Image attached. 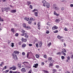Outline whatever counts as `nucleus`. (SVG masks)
<instances>
[{
	"mask_svg": "<svg viewBox=\"0 0 73 73\" xmlns=\"http://www.w3.org/2000/svg\"><path fill=\"white\" fill-rule=\"evenodd\" d=\"M19 54V52L17 51V50L14 51L13 53L12 54L13 56H15L16 54Z\"/></svg>",
	"mask_w": 73,
	"mask_h": 73,
	"instance_id": "nucleus-1",
	"label": "nucleus"
},
{
	"mask_svg": "<svg viewBox=\"0 0 73 73\" xmlns=\"http://www.w3.org/2000/svg\"><path fill=\"white\" fill-rule=\"evenodd\" d=\"M3 9L4 10V11H5L6 12H8V11H9L8 10H9V9H10L9 7H5L3 8Z\"/></svg>",
	"mask_w": 73,
	"mask_h": 73,
	"instance_id": "nucleus-2",
	"label": "nucleus"
},
{
	"mask_svg": "<svg viewBox=\"0 0 73 73\" xmlns=\"http://www.w3.org/2000/svg\"><path fill=\"white\" fill-rule=\"evenodd\" d=\"M42 3H43L42 5L44 7H45L46 4L47 2H46V1H45V0L42 1Z\"/></svg>",
	"mask_w": 73,
	"mask_h": 73,
	"instance_id": "nucleus-3",
	"label": "nucleus"
},
{
	"mask_svg": "<svg viewBox=\"0 0 73 73\" xmlns=\"http://www.w3.org/2000/svg\"><path fill=\"white\" fill-rule=\"evenodd\" d=\"M13 59H14V60H17V56L16 55H13Z\"/></svg>",
	"mask_w": 73,
	"mask_h": 73,
	"instance_id": "nucleus-4",
	"label": "nucleus"
},
{
	"mask_svg": "<svg viewBox=\"0 0 73 73\" xmlns=\"http://www.w3.org/2000/svg\"><path fill=\"white\" fill-rule=\"evenodd\" d=\"M46 6L47 8H49V7H50V4L47 2L45 5V7Z\"/></svg>",
	"mask_w": 73,
	"mask_h": 73,
	"instance_id": "nucleus-5",
	"label": "nucleus"
},
{
	"mask_svg": "<svg viewBox=\"0 0 73 73\" xmlns=\"http://www.w3.org/2000/svg\"><path fill=\"white\" fill-rule=\"evenodd\" d=\"M21 41H23V42H27V39H24V38H22L21 39Z\"/></svg>",
	"mask_w": 73,
	"mask_h": 73,
	"instance_id": "nucleus-6",
	"label": "nucleus"
},
{
	"mask_svg": "<svg viewBox=\"0 0 73 73\" xmlns=\"http://www.w3.org/2000/svg\"><path fill=\"white\" fill-rule=\"evenodd\" d=\"M21 71L23 73H24V72H25L26 71V70H25V68H23L21 70Z\"/></svg>",
	"mask_w": 73,
	"mask_h": 73,
	"instance_id": "nucleus-7",
	"label": "nucleus"
},
{
	"mask_svg": "<svg viewBox=\"0 0 73 73\" xmlns=\"http://www.w3.org/2000/svg\"><path fill=\"white\" fill-rule=\"evenodd\" d=\"M54 14L55 15H56V16H59V15H60V14H57V13H56V11H54Z\"/></svg>",
	"mask_w": 73,
	"mask_h": 73,
	"instance_id": "nucleus-8",
	"label": "nucleus"
},
{
	"mask_svg": "<svg viewBox=\"0 0 73 73\" xmlns=\"http://www.w3.org/2000/svg\"><path fill=\"white\" fill-rule=\"evenodd\" d=\"M53 8L56 11H58V10H59V8L57 7H53Z\"/></svg>",
	"mask_w": 73,
	"mask_h": 73,
	"instance_id": "nucleus-9",
	"label": "nucleus"
},
{
	"mask_svg": "<svg viewBox=\"0 0 73 73\" xmlns=\"http://www.w3.org/2000/svg\"><path fill=\"white\" fill-rule=\"evenodd\" d=\"M37 66H38V64L36 63L35 64V66H33V67L35 68H37Z\"/></svg>",
	"mask_w": 73,
	"mask_h": 73,
	"instance_id": "nucleus-10",
	"label": "nucleus"
},
{
	"mask_svg": "<svg viewBox=\"0 0 73 73\" xmlns=\"http://www.w3.org/2000/svg\"><path fill=\"white\" fill-rule=\"evenodd\" d=\"M42 72H43L44 73H49V72L48 71H46L45 70H42Z\"/></svg>",
	"mask_w": 73,
	"mask_h": 73,
	"instance_id": "nucleus-11",
	"label": "nucleus"
},
{
	"mask_svg": "<svg viewBox=\"0 0 73 73\" xmlns=\"http://www.w3.org/2000/svg\"><path fill=\"white\" fill-rule=\"evenodd\" d=\"M39 44L40 46V47H41L42 45V42L40 41L39 42Z\"/></svg>",
	"mask_w": 73,
	"mask_h": 73,
	"instance_id": "nucleus-12",
	"label": "nucleus"
},
{
	"mask_svg": "<svg viewBox=\"0 0 73 73\" xmlns=\"http://www.w3.org/2000/svg\"><path fill=\"white\" fill-rule=\"evenodd\" d=\"M26 46H27V45L25 44H23L22 45V48H25V47H26Z\"/></svg>",
	"mask_w": 73,
	"mask_h": 73,
	"instance_id": "nucleus-13",
	"label": "nucleus"
},
{
	"mask_svg": "<svg viewBox=\"0 0 73 73\" xmlns=\"http://www.w3.org/2000/svg\"><path fill=\"white\" fill-rule=\"evenodd\" d=\"M24 19L25 20H26V21H29V18H27V17H25Z\"/></svg>",
	"mask_w": 73,
	"mask_h": 73,
	"instance_id": "nucleus-14",
	"label": "nucleus"
},
{
	"mask_svg": "<svg viewBox=\"0 0 73 73\" xmlns=\"http://www.w3.org/2000/svg\"><path fill=\"white\" fill-rule=\"evenodd\" d=\"M11 13H15L16 12V10H13L11 11Z\"/></svg>",
	"mask_w": 73,
	"mask_h": 73,
	"instance_id": "nucleus-15",
	"label": "nucleus"
},
{
	"mask_svg": "<svg viewBox=\"0 0 73 73\" xmlns=\"http://www.w3.org/2000/svg\"><path fill=\"white\" fill-rule=\"evenodd\" d=\"M34 13L35 14V16H36V17H38V13L37 12H34Z\"/></svg>",
	"mask_w": 73,
	"mask_h": 73,
	"instance_id": "nucleus-16",
	"label": "nucleus"
},
{
	"mask_svg": "<svg viewBox=\"0 0 73 73\" xmlns=\"http://www.w3.org/2000/svg\"><path fill=\"white\" fill-rule=\"evenodd\" d=\"M30 20L31 21H35V19H34L33 18L31 17L30 19Z\"/></svg>",
	"mask_w": 73,
	"mask_h": 73,
	"instance_id": "nucleus-17",
	"label": "nucleus"
},
{
	"mask_svg": "<svg viewBox=\"0 0 73 73\" xmlns=\"http://www.w3.org/2000/svg\"><path fill=\"white\" fill-rule=\"evenodd\" d=\"M27 3L28 5H29L31 4V2L27 1Z\"/></svg>",
	"mask_w": 73,
	"mask_h": 73,
	"instance_id": "nucleus-18",
	"label": "nucleus"
},
{
	"mask_svg": "<svg viewBox=\"0 0 73 73\" xmlns=\"http://www.w3.org/2000/svg\"><path fill=\"white\" fill-rule=\"evenodd\" d=\"M24 37H27V38H28V35H27V33H25V34Z\"/></svg>",
	"mask_w": 73,
	"mask_h": 73,
	"instance_id": "nucleus-19",
	"label": "nucleus"
},
{
	"mask_svg": "<svg viewBox=\"0 0 73 73\" xmlns=\"http://www.w3.org/2000/svg\"><path fill=\"white\" fill-rule=\"evenodd\" d=\"M56 22V23H58L60 22V20L59 19H56L55 20Z\"/></svg>",
	"mask_w": 73,
	"mask_h": 73,
	"instance_id": "nucleus-20",
	"label": "nucleus"
},
{
	"mask_svg": "<svg viewBox=\"0 0 73 73\" xmlns=\"http://www.w3.org/2000/svg\"><path fill=\"white\" fill-rule=\"evenodd\" d=\"M61 53H62V54H63V55H64V56H66V54L64 52V51H62Z\"/></svg>",
	"mask_w": 73,
	"mask_h": 73,
	"instance_id": "nucleus-21",
	"label": "nucleus"
},
{
	"mask_svg": "<svg viewBox=\"0 0 73 73\" xmlns=\"http://www.w3.org/2000/svg\"><path fill=\"white\" fill-rule=\"evenodd\" d=\"M23 27H24V28H26L27 27H26V25L25 24V23H24L23 24Z\"/></svg>",
	"mask_w": 73,
	"mask_h": 73,
	"instance_id": "nucleus-22",
	"label": "nucleus"
},
{
	"mask_svg": "<svg viewBox=\"0 0 73 73\" xmlns=\"http://www.w3.org/2000/svg\"><path fill=\"white\" fill-rule=\"evenodd\" d=\"M62 50H63L64 52H65V53H66V50H65V49L64 48H63V49Z\"/></svg>",
	"mask_w": 73,
	"mask_h": 73,
	"instance_id": "nucleus-23",
	"label": "nucleus"
},
{
	"mask_svg": "<svg viewBox=\"0 0 73 73\" xmlns=\"http://www.w3.org/2000/svg\"><path fill=\"white\" fill-rule=\"evenodd\" d=\"M47 25H48V26H50V22H48L47 23Z\"/></svg>",
	"mask_w": 73,
	"mask_h": 73,
	"instance_id": "nucleus-24",
	"label": "nucleus"
},
{
	"mask_svg": "<svg viewBox=\"0 0 73 73\" xmlns=\"http://www.w3.org/2000/svg\"><path fill=\"white\" fill-rule=\"evenodd\" d=\"M19 66L18 68L19 69H20L21 68V64H19Z\"/></svg>",
	"mask_w": 73,
	"mask_h": 73,
	"instance_id": "nucleus-25",
	"label": "nucleus"
},
{
	"mask_svg": "<svg viewBox=\"0 0 73 73\" xmlns=\"http://www.w3.org/2000/svg\"><path fill=\"white\" fill-rule=\"evenodd\" d=\"M11 31L12 32H13V33H15V31H14V29L13 28H12L11 29Z\"/></svg>",
	"mask_w": 73,
	"mask_h": 73,
	"instance_id": "nucleus-26",
	"label": "nucleus"
},
{
	"mask_svg": "<svg viewBox=\"0 0 73 73\" xmlns=\"http://www.w3.org/2000/svg\"><path fill=\"white\" fill-rule=\"evenodd\" d=\"M38 11V10H37L36 9H34V10L32 11V12H36V11Z\"/></svg>",
	"mask_w": 73,
	"mask_h": 73,
	"instance_id": "nucleus-27",
	"label": "nucleus"
},
{
	"mask_svg": "<svg viewBox=\"0 0 73 73\" xmlns=\"http://www.w3.org/2000/svg\"><path fill=\"white\" fill-rule=\"evenodd\" d=\"M16 69V66L13 67L12 70H15Z\"/></svg>",
	"mask_w": 73,
	"mask_h": 73,
	"instance_id": "nucleus-28",
	"label": "nucleus"
},
{
	"mask_svg": "<svg viewBox=\"0 0 73 73\" xmlns=\"http://www.w3.org/2000/svg\"><path fill=\"white\" fill-rule=\"evenodd\" d=\"M49 33H50V32H49V30H46V34H49Z\"/></svg>",
	"mask_w": 73,
	"mask_h": 73,
	"instance_id": "nucleus-29",
	"label": "nucleus"
},
{
	"mask_svg": "<svg viewBox=\"0 0 73 73\" xmlns=\"http://www.w3.org/2000/svg\"><path fill=\"white\" fill-rule=\"evenodd\" d=\"M51 43L50 42V43H49V44H47V46H48V47H50V45H51Z\"/></svg>",
	"mask_w": 73,
	"mask_h": 73,
	"instance_id": "nucleus-30",
	"label": "nucleus"
},
{
	"mask_svg": "<svg viewBox=\"0 0 73 73\" xmlns=\"http://www.w3.org/2000/svg\"><path fill=\"white\" fill-rule=\"evenodd\" d=\"M13 73H20V72L19 71H15V72H13Z\"/></svg>",
	"mask_w": 73,
	"mask_h": 73,
	"instance_id": "nucleus-31",
	"label": "nucleus"
},
{
	"mask_svg": "<svg viewBox=\"0 0 73 73\" xmlns=\"http://www.w3.org/2000/svg\"><path fill=\"white\" fill-rule=\"evenodd\" d=\"M53 72H56L57 70L55 69H53L52 70Z\"/></svg>",
	"mask_w": 73,
	"mask_h": 73,
	"instance_id": "nucleus-32",
	"label": "nucleus"
},
{
	"mask_svg": "<svg viewBox=\"0 0 73 73\" xmlns=\"http://www.w3.org/2000/svg\"><path fill=\"white\" fill-rule=\"evenodd\" d=\"M54 28H55V29H57L58 28V27H57V26H56V25L54 26Z\"/></svg>",
	"mask_w": 73,
	"mask_h": 73,
	"instance_id": "nucleus-33",
	"label": "nucleus"
},
{
	"mask_svg": "<svg viewBox=\"0 0 73 73\" xmlns=\"http://www.w3.org/2000/svg\"><path fill=\"white\" fill-rule=\"evenodd\" d=\"M60 42H64V39H60Z\"/></svg>",
	"mask_w": 73,
	"mask_h": 73,
	"instance_id": "nucleus-34",
	"label": "nucleus"
},
{
	"mask_svg": "<svg viewBox=\"0 0 73 73\" xmlns=\"http://www.w3.org/2000/svg\"><path fill=\"white\" fill-rule=\"evenodd\" d=\"M29 53H30V52H28L27 54V58H28V57H29Z\"/></svg>",
	"mask_w": 73,
	"mask_h": 73,
	"instance_id": "nucleus-35",
	"label": "nucleus"
},
{
	"mask_svg": "<svg viewBox=\"0 0 73 73\" xmlns=\"http://www.w3.org/2000/svg\"><path fill=\"white\" fill-rule=\"evenodd\" d=\"M36 58H39V55L37 54H36Z\"/></svg>",
	"mask_w": 73,
	"mask_h": 73,
	"instance_id": "nucleus-36",
	"label": "nucleus"
},
{
	"mask_svg": "<svg viewBox=\"0 0 73 73\" xmlns=\"http://www.w3.org/2000/svg\"><path fill=\"white\" fill-rule=\"evenodd\" d=\"M3 19H1V17H0V21H3Z\"/></svg>",
	"mask_w": 73,
	"mask_h": 73,
	"instance_id": "nucleus-37",
	"label": "nucleus"
},
{
	"mask_svg": "<svg viewBox=\"0 0 73 73\" xmlns=\"http://www.w3.org/2000/svg\"><path fill=\"white\" fill-rule=\"evenodd\" d=\"M57 32H58V30H57L54 31V33H57Z\"/></svg>",
	"mask_w": 73,
	"mask_h": 73,
	"instance_id": "nucleus-38",
	"label": "nucleus"
},
{
	"mask_svg": "<svg viewBox=\"0 0 73 73\" xmlns=\"http://www.w3.org/2000/svg\"><path fill=\"white\" fill-rule=\"evenodd\" d=\"M11 46L12 47H13L14 46V43H11Z\"/></svg>",
	"mask_w": 73,
	"mask_h": 73,
	"instance_id": "nucleus-39",
	"label": "nucleus"
},
{
	"mask_svg": "<svg viewBox=\"0 0 73 73\" xmlns=\"http://www.w3.org/2000/svg\"><path fill=\"white\" fill-rule=\"evenodd\" d=\"M19 36V34L18 33H17L15 34V36L16 37H18V36Z\"/></svg>",
	"mask_w": 73,
	"mask_h": 73,
	"instance_id": "nucleus-40",
	"label": "nucleus"
},
{
	"mask_svg": "<svg viewBox=\"0 0 73 73\" xmlns=\"http://www.w3.org/2000/svg\"><path fill=\"white\" fill-rule=\"evenodd\" d=\"M32 23V21H31V20H30V21H29L28 22V23H29V24H31Z\"/></svg>",
	"mask_w": 73,
	"mask_h": 73,
	"instance_id": "nucleus-41",
	"label": "nucleus"
},
{
	"mask_svg": "<svg viewBox=\"0 0 73 73\" xmlns=\"http://www.w3.org/2000/svg\"><path fill=\"white\" fill-rule=\"evenodd\" d=\"M18 44L19 45H21V42H18Z\"/></svg>",
	"mask_w": 73,
	"mask_h": 73,
	"instance_id": "nucleus-42",
	"label": "nucleus"
},
{
	"mask_svg": "<svg viewBox=\"0 0 73 73\" xmlns=\"http://www.w3.org/2000/svg\"><path fill=\"white\" fill-rule=\"evenodd\" d=\"M40 23L38 22L37 24V25H38V27H40Z\"/></svg>",
	"mask_w": 73,
	"mask_h": 73,
	"instance_id": "nucleus-43",
	"label": "nucleus"
},
{
	"mask_svg": "<svg viewBox=\"0 0 73 73\" xmlns=\"http://www.w3.org/2000/svg\"><path fill=\"white\" fill-rule=\"evenodd\" d=\"M26 28H28V29H30L31 27L29 26L26 27Z\"/></svg>",
	"mask_w": 73,
	"mask_h": 73,
	"instance_id": "nucleus-44",
	"label": "nucleus"
},
{
	"mask_svg": "<svg viewBox=\"0 0 73 73\" xmlns=\"http://www.w3.org/2000/svg\"><path fill=\"white\" fill-rule=\"evenodd\" d=\"M61 58L63 60L65 58V57L64 56H61Z\"/></svg>",
	"mask_w": 73,
	"mask_h": 73,
	"instance_id": "nucleus-45",
	"label": "nucleus"
},
{
	"mask_svg": "<svg viewBox=\"0 0 73 73\" xmlns=\"http://www.w3.org/2000/svg\"><path fill=\"white\" fill-rule=\"evenodd\" d=\"M3 64H4L3 62H2L1 63V64L0 66H2Z\"/></svg>",
	"mask_w": 73,
	"mask_h": 73,
	"instance_id": "nucleus-46",
	"label": "nucleus"
},
{
	"mask_svg": "<svg viewBox=\"0 0 73 73\" xmlns=\"http://www.w3.org/2000/svg\"><path fill=\"white\" fill-rule=\"evenodd\" d=\"M36 48H38V43H37L36 44Z\"/></svg>",
	"mask_w": 73,
	"mask_h": 73,
	"instance_id": "nucleus-47",
	"label": "nucleus"
},
{
	"mask_svg": "<svg viewBox=\"0 0 73 73\" xmlns=\"http://www.w3.org/2000/svg\"><path fill=\"white\" fill-rule=\"evenodd\" d=\"M22 55H23V56L25 55V53L24 52H23L22 53Z\"/></svg>",
	"mask_w": 73,
	"mask_h": 73,
	"instance_id": "nucleus-48",
	"label": "nucleus"
},
{
	"mask_svg": "<svg viewBox=\"0 0 73 73\" xmlns=\"http://www.w3.org/2000/svg\"><path fill=\"white\" fill-rule=\"evenodd\" d=\"M64 30L65 31H68V29H66V28L65 27L64 29Z\"/></svg>",
	"mask_w": 73,
	"mask_h": 73,
	"instance_id": "nucleus-49",
	"label": "nucleus"
},
{
	"mask_svg": "<svg viewBox=\"0 0 73 73\" xmlns=\"http://www.w3.org/2000/svg\"><path fill=\"white\" fill-rule=\"evenodd\" d=\"M61 53L60 52H59L56 54H57V55H58V54H60Z\"/></svg>",
	"mask_w": 73,
	"mask_h": 73,
	"instance_id": "nucleus-50",
	"label": "nucleus"
},
{
	"mask_svg": "<svg viewBox=\"0 0 73 73\" xmlns=\"http://www.w3.org/2000/svg\"><path fill=\"white\" fill-rule=\"evenodd\" d=\"M57 38H59V39H60V38H61L60 36L59 35H58L57 36Z\"/></svg>",
	"mask_w": 73,
	"mask_h": 73,
	"instance_id": "nucleus-51",
	"label": "nucleus"
},
{
	"mask_svg": "<svg viewBox=\"0 0 73 73\" xmlns=\"http://www.w3.org/2000/svg\"><path fill=\"white\" fill-rule=\"evenodd\" d=\"M26 63V64H28V62H23V64H24V65H25V64H24V63Z\"/></svg>",
	"mask_w": 73,
	"mask_h": 73,
	"instance_id": "nucleus-52",
	"label": "nucleus"
},
{
	"mask_svg": "<svg viewBox=\"0 0 73 73\" xmlns=\"http://www.w3.org/2000/svg\"><path fill=\"white\" fill-rule=\"evenodd\" d=\"M9 72V70H7L5 71V73H8Z\"/></svg>",
	"mask_w": 73,
	"mask_h": 73,
	"instance_id": "nucleus-53",
	"label": "nucleus"
},
{
	"mask_svg": "<svg viewBox=\"0 0 73 73\" xmlns=\"http://www.w3.org/2000/svg\"><path fill=\"white\" fill-rule=\"evenodd\" d=\"M29 8H31V9H32L33 7L32 5H30Z\"/></svg>",
	"mask_w": 73,
	"mask_h": 73,
	"instance_id": "nucleus-54",
	"label": "nucleus"
},
{
	"mask_svg": "<svg viewBox=\"0 0 73 73\" xmlns=\"http://www.w3.org/2000/svg\"><path fill=\"white\" fill-rule=\"evenodd\" d=\"M53 65V64H50L49 66H52Z\"/></svg>",
	"mask_w": 73,
	"mask_h": 73,
	"instance_id": "nucleus-55",
	"label": "nucleus"
},
{
	"mask_svg": "<svg viewBox=\"0 0 73 73\" xmlns=\"http://www.w3.org/2000/svg\"><path fill=\"white\" fill-rule=\"evenodd\" d=\"M43 57H44V58H46V55H44L43 56Z\"/></svg>",
	"mask_w": 73,
	"mask_h": 73,
	"instance_id": "nucleus-56",
	"label": "nucleus"
},
{
	"mask_svg": "<svg viewBox=\"0 0 73 73\" xmlns=\"http://www.w3.org/2000/svg\"><path fill=\"white\" fill-rule=\"evenodd\" d=\"M52 59V58L51 57H50L49 58H48V60H51Z\"/></svg>",
	"mask_w": 73,
	"mask_h": 73,
	"instance_id": "nucleus-57",
	"label": "nucleus"
},
{
	"mask_svg": "<svg viewBox=\"0 0 73 73\" xmlns=\"http://www.w3.org/2000/svg\"><path fill=\"white\" fill-rule=\"evenodd\" d=\"M25 35V33L21 34V36H24V35Z\"/></svg>",
	"mask_w": 73,
	"mask_h": 73,
	"instance_id": "nucleus-58",
	"label": "nucleus"
},
{
	"mask_svg": "<svg viewBox=\"0 0 73 73\" xmlns=\"http://www.w3.org/2000/svg\"><path fill=\"white\" fill-rule=\"evenodd\" d=\"M41 64L42 65H44V62H42Z\"/></svg>",
	"mask_w": 73,
	"mask_h": 73,
	"instance_id": "nucleus-59",
	"label": "nucleus"
},
{
	"mask_svg": "<svg viewBox=\"0 0 73 73\" xmlns=\"http://www.w3.org/2000/svg\"><path fill=\"white\" fill-rule=\"evenodd\" d=\"M29 46H32V44H29Z\"/></svg>",
	"mask_w": 73,
	"mask_h": 73,
	"instance_id": "nucleus-60",
	"label": "nucleus"
},
{
	"mask_svg": "<svg viewBox=\"0 0 73 73\" xmlns=\"http://www.w3.org/2000/svg\"><path fill=\"white\" fill-rule=\"evenodd\" d=\"M52 30H54V29H55V28L54 26L52 27Z\"/></svg>",
	"mask_w": 73,
	"mask_h": 73,
	"instance_id": "nucleus-61",
	"label": "nucleus"
},
{
	"mask_svg": "<svg viewBox=\"0 0 73 73\" xmlns=\"http://www.w3.org/2000/svg\"><path fill=\"white\" fill-rule=\"evenodd\" d=\"M70 7H73V4H71L70 5Z\"/></svg>",
	"mask_w": 73,
	"mask_h": 73,
	"instance_id": "nucleus-62",
	"label": "nucleus"
},
{
	"mask_svg": "<svg viewBox=\"0 0 73 73\" xmlns=\"http://www.w3.org/2000/svg\"><path fill=\"white\" fill-rule=\"evenodd\" d=\"M67 60H70V57L68 56L67 57Z\"/></svg>",
	"mask_w": 73,
	"mask_h": 73,
	"instance_id": "nucleus-63",
	"label": "nucleus"
},
{
	"mask_svg": "<svg viewBox=\"0 0 73 73\" xmlns=\"http://www.w3.org/2000/svg\"><path fill=\"white\" fill-rule=\"evenodd\" d=\"M13 72L11 71V70L9 72V73H12Z\"/></svg>",
	"mask_w": 73,
	"mask_h": 73,
	"instance_id": "nucleus-64",
	"label": "nucleus"
}]
</instances>
